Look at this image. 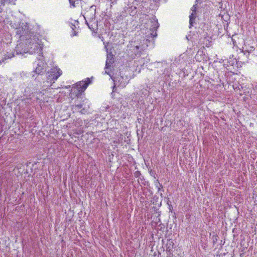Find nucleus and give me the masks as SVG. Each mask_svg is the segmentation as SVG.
<instances>
[{"label": "nucleus", "instance_id": "f257e3e1", "mask_svg": "<svg viewBox=\"0 0 257 257\" xmlns=\"http://www.w3.org/2000/svg\"><path fill=\"white\" fill-rule=\"evenodd\" d=\"M91 83L89 78H86L85 80L81 81L76 83L73 86L70 93V97L73 99L75 97H77V100L74 101L75 104L72 106V108L75 110H80L79 112L81 114H85L88 112L90 108V102L87 99L82 100L79 103H78L79 99L81 100V93L87 87L88 85Z\"/></svg>", "mask_w": 257, "mask_h": 257}, {"label": "nucleus", "instance_id": "f03ea898", "mask_svg": "<svg viewBox=\"0 0 257 257\" xmlns=\"http://www.w3.org/2000/svg\"><path fill=\"white\" fill-rule=\"evenodd\" d=\"M30 37L27 38L25 41L26 46L23 51L20 50L21 48L22 45L19 44L17 46L14 52L13 53L8 54L5 57V59L11 58L16 55H19L22 53H29L31 54L37 53L39 55L42 54V44L41 41L38 39L37 36L34 33H30Z\"/></svg>", "mask_w": 257, "mask_h": 257}, {"label": "nucleus", "instance_id": "7ed1b4c3", "mask_svg": "<svg viewBox=\"0 0 257 257\" xmlns=\"http://www.w3.org/2000/svg\"><path fill=\"white\" fill-rule=\"evenodd\" d=\"M144 27H145L147 30H148V34L146 36L147 38L145 41H151V40H149L150 38H152L153 40L154 38L157 36L156 31L159 27L158 20L155 17H152L147 21L145 23Z\"/></svg>", "mask_w": 257, "mask_h": 257}, {"label": "nucleus", "instance_id": "20e7f679", "mask_svg": "<svg viewBox=\"0 0 257 257\" xmlns=\"http://www.w3.org/2000/svg\"><path fill=\"white\" fill-rule=\"evenodd\" d=\"M16 35L21 39V40L29 38L30 37V33H34L29 29V26L26 23H20L19 27L15 30Z\"/></svg>", "mask_w": 257, "mask_h": 257}, {"label": "nucleus", "instance_id": "39448f33", "mask_svg": "<svg viewBox=\"0 0 257 257\" xmlns=\"http://www.w3.org/2000/svg\"><path fill=\"white\" fill-rule=\"evenodd\" d=\"M37 61H35L36 67L35 69V72L39 75L43 74L46 71L47 64L44 60V57L42 55H39L37 57Z\"/></svg>", "mask_w": 257, "mask_h": 257}, {"label": "nucleus", "instance_id": "423d86ee", "mask_svg": "<svg viewBox=\"0 0 257 257\" xmlns=\"http://www.w3.org/2000/svg\"><path fill=\"white\" fill-rule=\"evenodd\" d=\"M62 74V70L59 68L55 67L51 68L49 71L46 73L47 82L52 83L55 80H57L59 77Z\"/></svg>", "mask_w": 257, "mask_h": 257}, {"label": "nucleus", "instance_id": "0eeeda50", "mask_svg": "<svg viewBox=\"0 0 257 257\" xmlns=\"http://www.w3.org/2000/svg\"><path fill=\"white\" fill-rule=\"evenodd\" d=\"M197 4L194 5L192 8L191 9L192 13L189 16V28H191L194 23V21L196 18V8Z\"/></svg>", "mask_w": 257, "mask_h": 257}, {"label": "nucleus", "instance_id": "6e6552de", "mask_svg": "<svg viewBox=\"0 0 257 257\" xmlns=\"http://www.w3.org/2000/svg\"><path fill=\"white\" fill-rule=\"evenodd\" d=\"M113 61L112 60V59H109L108 57H107V60L106 61V64H105V68H108L110 65L112 63Z\"/></svg>", "mask_w": 257, "mask_h": 257}, {"label": "nucleus", "instance_id": "1a4fd4ad", "mask_svg": "<svg viewBox=\"0 0 257 257\" xmlns=\"http://www.w3.org/2000/svg\"><path fill=\"white\" fill-rule=\"evenodd\" d=\"M70 4L73 8L76 7V4H78L79 0H69Z\"/></svg>", "mask_w": 257, "mask_h": 257}, {"label": "nucleus", "instance_id": "9d476101", "mask_svg": "<svg viewBox=\"0 0 257 257\" xmlns=\"http://www.w3.org/2000/svg\"><path fill=\"white\" fill-rule=\"evenodd\" d=\"M119 77H116L115 78H114L113 79V81H114V85L113 86V88H112V91L113 92H114L115 91V87H116V85L117 84V81L118 80V81H119Z\"/></svg>", "mask_w": 257, "mask_h": 257}, {"label": "nucleus", "instance_id": "9b49d317", "mask_svg": "<svg viewBox=\"0 0 257 257\" xmlns=\"http://www.w3.org/2000/svg\"><path fill=\"white\" fill-rule=\"evenodd\" d=\"M17 0H2V1H3L4 3H8V4H15V2Z\"/></svg>", "mask_w": 257, "mask_h": 257}, {"label": "nucleus", "instance_id": "f8f14e48", "mask_svg": "<svg viewBox=\"0 0 257 257\" xmlns=\"http://www.w3.org/2000/svg\"><path fill=\"white\" fill-rule=\"evenodd\" d=\"M136 50L138 51V50H140V52H141L142 51H143L144 49H145V46H136Z\"/></svg>", "mask_w": 257, "mask_h": 257}, {"label": "nucleus", "instance_id": "ddd939ff", "mask_svg": "<svg viewBox=\"0 0 257 257\" xmlns=\"http://www.w3.org/2000/svg\"><path fill=\"white\" fill-rule=\"evenodd\" d=\"M254 48L253 47H249V48L248 49L246 50L245 51L249 53L254 51Z\"/></svg>", "mask_w": 257, "mask_h": 257}, {"label": "nucleus", "instance_id": "4468645a", "mask_svg": "<svg viewBox=\"0 0 257 257\" xmlns=\"http://www.w3.org/2000/svg\"><path fill=\"white\" fill-rule=\"evenodd\" d=\"M141 175V173L140 171H137L135 173V176L137 178L139 177Z\"/></svg>", "mask_w": 257, "mask_h": 257}, {"label": "nucleus", "instance_id": "2eb2a0df", "mask_svg": "<svg viewBox=\"0 0 257 257\" xmlns=\"http://www.w3.org/2000/svg\"><path fill=\"white\" fill-rule=\"evenodd\" d=\"M158 184L159 185V187L158 188V191H159L161 190V188H163V186L159 182H158Z\"/></svg>", "mask_w": 257, "mask_h": 257}, {"label": "nucleus", "instance_id": "dca6fc26", "mask_svg": "<svg viewBox=\"0 0 257 257\" xmlns=\"http://www.w3.org/2000/svg\"><path fill=\"white\" fill-rule=\"evenodd\" d=\"M86 23L87 25L88 26L90 30H93V29H94L92 28V26H90V25H89V24L87 22V21H86Z\"/></svg>", "mask_w": 257, "mask_h": 257}, {"label": "nucleus", "instance_id": "f3484780", "mask_svg": "<svg viewBox=\"0 0 257 257\" xmlns=\"http://www.w3.org/2000/svg\"><path fill=\"white\" fill-rule=\"evenodd\" d=\"M110 1L111 2V4L113 5L116 4L117 2V0H110Z\"/></svg>", "mask_w": 257, "mask_h": 257}, {"label": "nucleus", "instance_id": "a211bd4d", "mask_svg": "<svg viewBox=\"0 0 257 257\" xmlns=\"http://www.w3.org/2000/svg\"><path fill=\"white\" fill-rule=\"evenodd\" d=\"M76 33L75 31H73V34L72 35V36H76Z\"/></svg>", "mask_w": 257, "mask_h": 257}, {"label": "nucleus", "instance_id": "6ab92c4d", "mask_svg": "<svg viewBox=\"0 0 257 257\" xmlns=\"http://www.w3.org/2000/svg\"><path fill=\"white\" fill-rule=\"evenodd\" d=\"M119 85H120V86L122 87H123L125 86V84H123V85H121V84L120 83V84L118 85V86H119Z\"/></svg>", "mask_w": 257, "mask_h": 257}]
</instances>
